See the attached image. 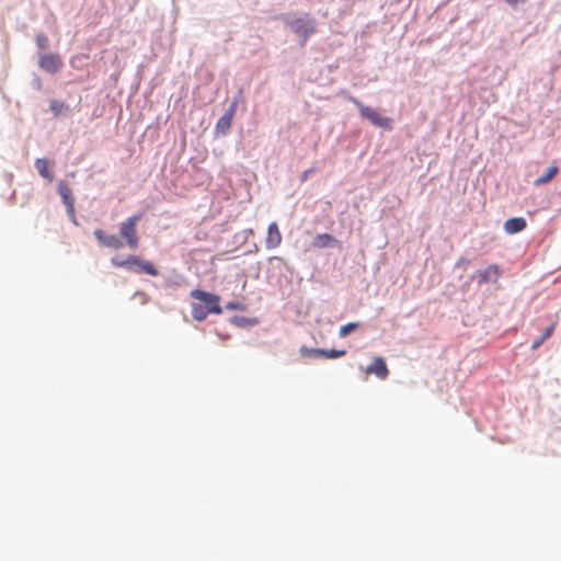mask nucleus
Masks as SVG:
<instances>
[{"mask_svg":"<svg viewBox=\"0 0 561 561\" xmlns=\"http://www.w3.org/2000/svg\"><path fill=\"white\" fill-rule=\"evenodd\" d=\"M337 243V240L329 233H319L312 240V247L317 249L329 248Z\"/></svg>","mask_w":561,"mask_h":561,"instance_id":"15","label":"nucleus"},{"mask_svg":"<svg viewBox=\"0 0 561 561\" xmlns=\"http://www.w3.org/2000/svg\"><path fill=\"white\" fill-rule=\"evenodd\" d=\"M35 168L37 170V172L44 178V179H47L49 181L53 180V173L49 171V168H48V161L46 159H43V158H38L35 160Z\"/></svg>","mask_w":561,"mask_h":561,"instance_id":"17","label":"nucleus"},{"mask_svg":"<svg viewBox=\"0 0 561 561\" xmlns=\"http://www.w3.org/2000/svg\"><path fill=\"white\" fill-rule=\"evenodd\" d=\"M501 275L500 267L496 264L489 265L484 270L477 271L474 277L479 284L496 282Z\"/></svg>","mask_w":561,"mask_h":561,"instance_id":"11","label":"nucleus"},{"mask_svg":"<svg viewBox=\"0 0 561 561\" xmlns=\"http://www.w3.org/2000/svg\"><path fill=\"white\" fill-rule=\"evenodd\" d=\"M94 237L105 248L119 250L123 248V242L115 234H107L101 229L94 230Z\"/></svg>","mask_w":561,"mask_h":561,"instance_id":"10","label":"nucleus"},{"mask_svg":"<svg viewBox=\"0 0 561 561\" xmlns=\"http://www.w3.org/2000/svg\"><path fill=\"white\" fill-rule=\"evenodd\" d=\"M238 107V102L233 101L225 114L217 121L215 129L218 134H227L231 127L233 116Z\"/></svg>","mask_w":561,"mask_h":561,"instance_id":"7","label":"nucleus"},{"mask_svg":"<svg viewBox=\"0 0 561 561\" xmlns=\"http://www.w3.org/2000/svg\"><path fill=\"white\" fill-rule=\"evenodd\" d=\"M556 325L557 322H553L549 328H547L546 331L533 342L531 350L538 348L546 340H548L552 335Z\"/></svg>","mask_w":561,"mask_h":561,"instance_id":"18","label":"nucleus"},{"mask_svg":"<svg viewBox=\"0 0 561 561\" xmlns=\"http://www.w3.org/2000/svg\"><path fill=\"white\" fill-rule=\"evenodd\" d=\"M58 193H59L64 204L67 206V211L73 216L75 207H73L72 192L65 182L59 183Z\"/></svg>","mask_w":561,"mask_h":561,"instance_id":"14","label":"nucleus"},{"mask_svg":"<svg viewBox=\"0 0 561 561\" xmlns=\"http://www.w3.org/2000/svg\"><path fill=\"white\" fill-rule=\"evenodd\" d=\"M282 234L276 222H271L267 227V233L265 239L266 249H275L282 243Z\"/></svg>","mask_w":561,"mask_h":561,"instance_id":"12","label":"nucleus"},{"mask_svg":"<svg viewBox=\"0 0 561 561\" xmlns=\"http://www.w3.org/2000/svg\"><path fill=\"white\" fill-rule=\"evenodd\" d=\"M291 31L301 39V46L305 45L307 38L316 32V23L309 18H299L290 22Z\"/></svg>","mask_w":561,"mask_h":561,"instance_id":"4","label":"nucleus"},{"mask_svg":"<svg viewBox=\"0 0 561 561\" xmlns=\"http://www.w3.org/2000/svg\"><path fill=\"white\" fill-rule=\"evenodd\" d=\"M558 171L559 169L556 164L550 165L542 175L535 180V185L541 186L549 183L557 175Z\"/></svg>","mask_w":561,"mask_h":561,"instance_id":"16","label":"nucleus"},{"mask_svg":"<svg viewBox=\"0 0 561 561\" xmlns=\"http://www.w3.org/2000/svg\"><path fill=\"white\" fill-rule=\"evenodd\" d=\"M111 262L116 267H125L128 270L127 257L125 260H118L117 257H113Z\"/></svg>","mask_w":561,"mask_h":561,"instance_id":"22","label":"nucleus"},{"mask_svg":"<svg viewBox=\"0 0 561 561\" xmlns=\"http://www.w3.org/2000/svg\"><path fill=\"white\" fill-rule=\"evenodd\" d=\"M526 227H527V222H526L525 218H523V217H513V218L507 219L504 222V230L508 234L518 233V232L525 230Z\"/></svg>","mask_w":561,"mask_h":561,"instance_id":"13","label":"nucleus"},{"mask_svg":"<svg viewBox=\"0 0 561 561\" xmlns=\"http://www.w3.org/2000/svg\"><path fill=\"white\" fill-rule=\"evenodd\" d=\"M348 100L357 106L363 118L368 119L375 126L390 129V118L381 116L375 108L364 105L354 96L350 95Z\"/></svg>","mask_w":561,"mask_h":561,"instance_id":"3","label":"nucleus"},{"mask_svg":"<svg viewBox=\"0 0 561 561\" xmlns=\"http://www.w3.org/2000/svg\"><path fill=\"white\" fill-rule=\"evenodd\" d=\"M302 357H317L323 356L327 358H339L346 354L345 350H323V348H309L307 346H301L299 350Z\"/></svg>","mask_w":561,"mask_h":561,"instance_id":"6","label":"nucleus"},{"mask_svg":"<svg viewBox=\"0 0 561 561\" xmlns=\"http://www.w3.org/2000/svg\"><path fill=\"white\" fill-rule=\"evenodd\" d=\"M67 105L62 101L53 100L50 102V110L55 116H58L64 110H67Z\"/></svg>","mask_w":561,"mask_h":561,"instance_id":"20","label":"nucleus"},{"mask_svg":"<svg viewBox=\"0 0 561 561\" xmlns=\"http://www.w3.org/2000/svg\"><path fill=\"white\" fill-rule=\"evenodd\" d=\"M141 219V214H135L123 221L119 226V234L126 240L128 247L136 250L139 245L137 236V224Z\"/></svg>","mask_w":561,"mask_h":561,"instance_id":"2","label":"nucleus"},{"mask_svg":"<svg viewBox=\"0 0 561 561\" xmlns=\"http://www.w3.org/2000/svg\"><path fill=\"white\" fill-rule=\"evenodd\" d=\"M359 327V323L358 322H350L345 325H342L340 328V331H339V335L341 337H345L346 335H348L351 332L355 331L357 328Z\"/></svg>","mask_w":561,"mask_h":561,"instance_id":"19","label":"nucleus"},{"mask_svg":"<svg viewBox=\"0 0 561 561\" xmlns=\"http://www.w3.org/2000/svg\"><path fill=\"white\" fill-rule=\"evenodd\" d=\"M41 69L56 73L62 66L61 58L56 54L42 55L38 61Z\"/></svg>","mask_w":561,"mask_h":561,"instance_id":"8","label":"nucleus"},{"mask_svg":"<svg viewBox=\"0 0 561 561\" xmlns=\"http://www.w3.org/2000/svg\"><path fill=\"white\" fill-rule=\"evenodd\" d=\"M190 296L196 300L192 304V317L194 320L204 321L210 313L220 314V297L202 289H194Z\"/></svg>","mask_w":561,"mask_h":561,"instance_id":"1","label":"nucleus"},{"mask_svg":"<svg viewBox=\"0 0 561 561\" xmlns=\"http://www.w3.org/2000/svg\"><path fill=\"white\" fill-rule=\"evenodd\" d=\"M36 44L41 49H46L48 47V38L45 34H38L36 36Z\"/></svg>","mask_w":561,"mask_h":561,"instance_id":"21","label":"nucleus"},{"mask_svg":"<svg viewBox=\"0 0 561 561\" xmlns=\"http://www.w3.org/2000/svg\"><path fill=\"white\" fill-rule=\"evenodd\" d=\"M367 375H376L379 379L385 380L389 375V369L381 356L374 358L373 363L365 369Z\"/></svg>","mask_w":561,"mask_h":561,"instance_id":"9","label":"nucleus"},{"mask_svg":"<svg viewBox=\"0 0 561 561\" xmlns=\"http://www.w3.org/2000/svg\"><path fill=\"white\" fill-rule=\"evenodd\" d=\"M128 270L137 273H144L151 276H157L159 274L158 270L154 265L148 261L140 260L138 256L128 255L127 256Z\"/></svg>","mask_w":561,"mask_h":561,"instance_id":"5","label":"nucleus"}]
</instances>
